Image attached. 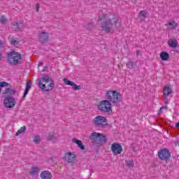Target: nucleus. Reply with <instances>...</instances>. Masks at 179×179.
Here are the masks:
<instances>
[{"mask_svg": "<svg viewBox=\"0 0 179 179\" xmlns=\"http://www.w3.org/2000/svg\"><path fill=\"white\" fill-rule=\"evenodd\" d=\"M31 88V82H27L26 85L25 91L23 94V99L27 96V93H29V90Z\"/></svg>", "mask_w": 179, "mask_h": 179, "instance_id": "nucleus-25", "label": "nucleus"}, {"mask_svg": "<svg viewBox=\"0 0 179 179\" xmlns=\"http://www.w3.org/2000/svg\"><path fill=\"white\" fill-rule=\"evenodd\" d=\"M105 100H107V101H113V90H108L106 92L105 95Z\"/></svg>", "mask_w": 179, "mask_h": 179, "instance_id": "nucleus-21", "label": "nucleus"}, {"mask_svg": "<svg viewBox=\"0 0 179 179\" xmlns=\"http://www.w3.org/2000/svg\"><path fill=\"white\" fill-rule=\"evenodd\" d=\"M175 144H176V145H179V141H176V142L175 143Z\"/></svg>", "mask_w": 179, "mask_h": 179, "instance_id": "nucleus-41", "label": "nucleus"}, {"mask_svg": "<svg viewBox=\"0 0 179 179\" xmlns=\"http://www.w3.org/2000/svg\"><path fill=\"white\" fill-rule=\"evenodd\" d=\"M176 127L177 128H179V122H178V123H176Z\"/></svg>", "mask_w": 179, "mask_h": 179, "instance_id": "nucleus-40", "label": "nucleus"}, {"mask_svg": "<svg viewBox=\"0 0 179 179\" xmlns=\"http://www.w3.org/2000/svg\"><path fill=\"white\" fill-rule=\"evenodd\" d=\"M93 24H89L87 27H86V29H88V30H90V29H93Z\"/></svg>", "mask_w": 179, "mask_h": 179, "instance_id": "nucleus-35", "label": "nucleus"}, {"mask_svg": "<svg viewBox=\"0 0 179 179\" xmlns=\"http://www.w3.org/2000/svg\"><path fill=\"white\" fill-rule=\"evenodd\" d=\"M41 141V138H40V136H35L34 138V143H36L38 145L40 143V141Z\"/></svg>", "mask_w": 179, "mask_h": 179, "instance_id": "nucleus-31", "label": "nucleus"}, {"mask_svg": "<svg viewBox=\"0 0 179 179\" xmlns=\"http://www.w3.org/2000/svg\"><path fill=\"white\" fill-rule=\"evenodd\" d=\"M11 24L13 29H15V30H17L18 31H22V30L24 29V25L22 21H15L12 22Z\"/></svg>", "mask_w": 179, "mask_h": 179, "instance_id": "nucleus-13", "label": "nucleus"}, {"mask_svg": "<svg viewBox=\"0 0 179 179\" xmlns=\"http://www.w3.org/2000/svg\"><path fill=\"white\" fill-rule=\"evenodd\" d=\"M22 61V55L17 52H10L8 55V62L10 65H17Z\"/></svg>", "mask_w": 179, "mask_h": 179, "instance_id": "nucleus-3", "label": "nucleus"}, {"mask_svg": "<svg viewBox=\"0 0 179 179\" xmlns=\"http://www.w3.org/2000/svg\"><path fill=\"white\" fill-rule=\"evenodd\" d=\"M98 110L101 113H110L112 108V104L110 101L102 100L100 101L98 106Z\"/></svg>", "mask_w": 179, "mask_h": 179, "instance_id": "nucleus-4", "label": "nucleus"}, {"mask_svg": "<svg viewBox=\"0 0 179 179\" xmlns=\"http://www.w3.org/2000/svg\"><path fill=\"white\" fill-rule=\"evenodd\" d=\"M41 65H43V64H41V63L38 64V66H41Z\"/></svg>", "mask_w": 179, "mask_h": 179, "instance_id": "nucleus-43", "label": "nucleus"}, {"mask_svg": "<svg viewBox=\"0 0 179 179\" xmlns=\"http://www.w3.org/2000/svg\"><path fill=\"white\" fill-rule=\"evenodd\" d=\"M71 142L76 143L80 150H85V145H83V143H82V141L78 140L77 138H72Z\"/></svg>", "mask_w": 179, "mask_h": 179, "instance_id": "nucleus-18", "label": "nucleus"}, {"mask_svg": "<svg viewBox=\"0 0 179 179\" xmlns=\"http://www.w3.org/2000/svg\"><path fill=\"white\" fill-rule=\"evenodd\" d=\"M164 100L165 104H169V99H167V96H164Z\"/></svg>", "mask_w": 179, "mask_h": 179, "instance_id": "nucleus-37", "label": "nucleus"}, {"mask_svg": "<svg viewBox=\"0 0 179 179\" xmlns=\"http://www.w3.org/2000/svg\"><path fill=\"white\" fill-rule=\"evenodd\" d=\"M165 26L168 27L169 30H175V29H177L178 27V23L174 20H171L165 24Z\"/></svg>", "mask_w": 179, "mask_h": 179, "instance_id": "nucleus-17", "label": "nucleus"}, {"mask_svg": "<svg viewBox=\"0 0 179 179\" xmlns=\"http://www.w3.org/2000/svg\"><path fill=\"white\" fill-rule=\"evenodd\" d=\"M139 18L141 19V22L145 20L146 17V12L145 10H141L138 14Z\"/></svg>", "mask_w": 179, "mask_h": 179, "instance_id": "nucleus-27", "label": "nucleus"}, {"mask_svg": "<svg viewBox=\"0 0 179 179\" xmlns=\"http://www.w3.org/2000/svg\"><path fill=\"white\" fill-rule=\"evenodd\" d=\"M110 149H111V150H113V145L110 146Z\"/></svg>", "mask_w": 179, "mask_h": 179, "instance_id": "nucleus-44", "label": "nucleus"}, {"mask_svg": "<svg viewBox=\"0 0 179 179\" xmlns=\"http://www.w3.org/2000/svg\"><path fill=\"white\" fill-rule=\"evenodd\" d=\"M63 160L67 163H76V162H78L75 152H66L63 157Z\"/></svg>", "mask_w": 179, "mask_h": 179, "instance_id": "nucleus-9", "label": "nucleus"}, {"mask_svg": "<svg viewBox=\"0 0 179 179\" xmlns=\"http://www.w3.org/2000/svg\"><path fill=\"white\" fill-rule=\"evenodd\" d=\"M122 100V95L116 90L113 91V103L118 104Z\"/></svg>", "mask_w": 179, "mask_h": 179, "instance_id": "nucleus-11", "label": "nucleus"}, {"mask_svg": "<svg viewBox=\"0 0 179 179\" xmlns=\"http://www.w3.org/2000/svg\"><path fill=\"white\" fill-rule=\"evenodd\" d=\"M173 92V90H171V87H170L169 85H166L164 87V96H169L170 94H171V92Z\"/></svg>", "mask_w": 179, "mask_h": 179, "instance_id": "nucleus-20", "label": "nucleus"}, {"mask_svg": "<svg viewBox=\"0 0 179 179\" xmlns=\"http://www.w3.org/2000/svg\"><path fill=\"white\" fill-rule=\"evenodd\" d=\"M63 82L64 83H65V85H67L68 86H71L73 90H79L80 89V86H78V85L75 84V83L69 80L66 78H64Z\"/></svg>", "mask_w": 179, "mask_h": 179, "instance_id": "nucleus-14", "label": "nucleus"}, {"mask_svg": "<svg viewBox=\"0 0 179 179\" xmlns=\"http://www.w3.org/2000/svg\"><path fill=\"white\" fill-rule=\"evenodd\" d=\"M121 30H122L121 20L118 18H113V31H121Z\"/></svg>", "mask_w": 179, "mask_h": 179, "instance_id": "nucleus-10", "label": "nucleus"}, {"mask_svg": "<svg viewBox=\"0 0 179 179\" xmlns=\"http://www.w3.org/2000/svg\"><path fill=\"white\" fill-rule=\"evenodd\" d=\"M41 179H52V173L50 171H43L40 174Z\"/></svg>", "mask_w": 179, "mask_h": 179, "instance_id": "nucleus-16", "label": "nucleus"}, {"mask_svg": "<svg viewBox=\"0 0 179 179\" xmlns=\"http://www.w3.org/2000/svg\"><path fill=\"white\" fill-rule=\"evenodd\" d=\"M48 141H54V135H53V134L50 135V136L48 137Z\"/></svg>", "mask_w": 179, "mask_h": 179, "instance_id": "nucleus-34", "label": "nucleus"}, {"mask_svg": "<svg viewBox=\"0 0 179 179\" xmlns=\"http://www.w3.org/2000/svg\"><path fill=\"white\" fill-rule=\"evenodd\" d=\"M126 165L127 167L129 168H132L134 167V160L131 159V160H128L126 162Z\"/></svg>", "mask_w": 179, "mask_h": 179, "instance_id": "nucleus-30", "label": "nucleus"}, {"mask_svg": "<svg viewBox=\"0 0 179 179\" xmlns=\"http://www.w3.org/2000/svg\"><path fill=\"white\" fill-rule=\"evenodd\" d=\"M101 23V29L105 33H110L113 29V19L107 14L101 15L98 17V24Z\"/></svg>", "mask_w": 179, "mask_h": 179, "instance_id": "nucleus-1", "label": "nucleus"}, {"mask_svg": "<svg viewBox=\"0 0 179 179\" xmlns=\"http://www.w3.org/2000/svg\"><path fill=\"white\" fill-rule=\"evenodd\" d=\"M159 57L162 61H167L169 58H170V55H169L167 52H162Z\"/></svg>", "mask_w": 179, "mask_h": 179, "instance_id": "nucleus-23", "label": "nucleus"}, {"mask_svg": "<svg viewBox=\"0 0 179 179\" xmlns=\"http://www.w3.org/2000/svg\"><path fill=\"white\" fill-rule=\"evenodd\" d=\"M7 86H9V83H8L7 82H0V87H7Z\"/></svg>", "mask_w": 179, "mask_h": 179, "instance_id": "nucleus-33", "label": "nucleus"}, {"mask_svg": "<svg viewBox=\"0 0 179 179\" xmlns=\"http://www.w3.org/2000/svg\"><path fill=\"white\" fill-rule=\"evenodd\" d=\"M15 93H16V91H15V90H12L10 88H6L5 92L3 93V94H11V95H13V94H15Z\"/></svg>", "mask_w": 179, "mask_h": 179, "instance_id": "nucleus-26", "label": "nucleus"}, {"mask_svg": "<svg viewBox=\"0 0 179 179\" xmlns=\"http://www.w3.org/2000/svg\"><path fill=\"white\" fill-rule=\"evenodd\" d=\"M2 59V55L0 53V61Z\"/></svg>", "mask_w": 179, "mask_h": 179, "instance_id": "nucleus-42", "label": "nucleus"}, {"mask_svg": "<svg viewBox=\"0 0 179 179\" xmlns=\"http://www.w3.org/2000/svg\"><path fill=\"white\" fill-rule=\"evenodd\" d=\"M36 12H38L40 10V4L38 3L36 4Z\"/></svg>", "mask_w": 179, "mask_h": 179, "instance_id": "nucleus-36", "label": "nucleus"}, {"mask_svg": "<svg viewBox=\"0 0 179 179\" xmlns=\"http://www.w3.org/2000/svg\"><path fill=\"white\" fill-rule=\"evenodd\" d=\"M6 22H8V19H6V16L1 15V17H0V22L2 24H5V23H6Z\"/></svg>", "mask_w": 179, "mask_h": 179, "instance_id": "nucleus-29", "label": "nucleus"}, {"mask_svg": "<svg viewBox=\"0 0 179 179\" xmlns=\"http://www.w3.org/2000/svg\"><path fill=\"white\" fill-rule=\"evenodd\" d=\"M40 173V168L38 166H31V169L29 171V174L31 177H37Z\"/></svg>", "mask_w": 179, "mask_h": 179, "instance_id": "nucleus-15", "label": "nucleus"}, {"mask_svg": "<svg viewBox=\"0 0 179 179\" xmlns=\"http://www.w3.org/2000/svg\"><path fill=\"white\" fill-rule=\"evenodd\" d=\"M0 93H1V87H0Z\"/></svg>", "mask_w": 179, "mask_h": 179, "instance_id": "nucleus-46", "label": "nucleus"}, {"mask_svg": "<svg viewBox=\"0 0 179 179\" xmlns=\"http://www.w3.org/2000/svg\"><path fill=\"white\" fill-rule=\"evenodd\" d=\"M91 139L94 142H96L97 145H103V143H106V136L97 133V132H94L91 134Z\"/></svg>", "mask_w": 179, "mask_h": 179, "instance_id": "nucleus-8", "label": "nucleus"}, {"mask_svg": "<svg viewBox=\"0 0 179 179\" xmlns=\"http://www.w3.org/2000/svg\"><path fill=\"white\" fill-rule=\"evenodd\" d=\"M136 55H141V50H136Z\"/></svg>", "mask_w": 179, "mask_h": 179, "instance_id": "nucleus-38", "label": "nucleus"}, {"mask_svg": "<svg viewBox=\"0 0 179 179\" xmlns=\"http://www.w3.org/2000/svg\"><path fill=\"white\" fill-rule=\"evenodd\" d=\"M17 101L12 96H8L3 100V104L6 108H15Z\"/></svg>", "mask_w": 179, "mask_h": 179, "instance_id": "nucleus-6", "label": "nucleus"}, {"mask_svg": "<svg viewBox=\"0 0 179 179\" xmlns=\"http://www.w3.org/2000/svg\"><path fill=\"white\" fill-rule=\"evenodd\" d=\"M39 38L41 41H47L48 40V34L46 32H41L39 34Z\"/></svg>", "mask_w": 179, "mask_h": 179, "instance_id": "nucleus-22", "label": "nucleus"}, {"mask_svg": "<svg viewBox=\"0 0 179 179\" xmlns=\"http://www.w3.org/2000/svg\"><path fill=\"white\" fill-rule=\"evenodd\" d=\"M158 157L159 160L170 162V158L171 157V153L166 148H162L158 152Z\"/></svg>", "mask_w": 179, "mask_h": 179, "instance_id": "nucleus-7", "label": "nucleus"}, {"mask_svg": "<svg viewBox=\"0 0 179 179\" xmlns=\"http://www.w3.org/2000/svg\"><path fill=\"white\" fill-rule=\"evenodd\" d=\"M113 153L115 156L117 155H121L122 153V146L120 143H114L113 144Z\"/></svg>", "mask_w": 179, "mask_h": 179, "instance_id": "nucleus-12", "label": "nucleus"}, {"mask_svg": "<svg viewBox=\"0 0 179 179\" xmlns=\"http://www.w3.org/2000/svg\"><path fill=\"white\" fill-rule=\"evenodd\" d=\"M168 45H169L171 48H176L178 46V41H177L176 39L171 38L168 41Z\"/></svg>", "mask_w": 179, "mask_h": 179, "instance_id": "nucleus-19", "label": "nucleus"}, {"mask_svg": "<svg viewBox=\"0 0 179 179\" xmlns=\"http://www.w3.org/2000/svg\"><path fill=\"white\" fill-rule=\"evenodd\" d=\"M10 43L11 44V45H17V44H19V41L15 38H11V40L10 41Z\"/></svg>", "mask_w": 179, "mask_h": 179, "instance_id": "nucleus-32", "label": "nucleus"}, {"mask_svg": "<svg viewBox=\"0 0 179 179\" xmlns=\"http://www.w3.org/2000/svg\"><path fill=\"white\" fill-rule=\"evenodd\" d=\"M164 108H166V110H167L168 107H167V106H165Z\"/></svg>", "mask_w": 179, "mask_h": 179, "instance_id": "nucleus-45", "label": "nucleus"}, {"mask_svg": "<svg viewBox=\"0 0 179 179\" xmlns=\"http://www.w3.org/2000/svg\"><path fill=\"white\" fill-rule=\"evenodd\" d=\"M23 132H26V127H21L15 134L16 136H19V135H20V134H23Z\"/></svg>", "mask_w": 179, "mask_h": 179, "instance_id": "nucleus-28", "label": "nucleus"}, {"mask_svg": "<svg viewBox=\"0 0 179 179\" xmlns=\"http://www.w3.org/2000/svg\"><path fill=\"white\" fill-rule=\"evenodd\" d=\"M38 84L40 89L45 92H50V90H52V89H54V82L48 76H43L40 78L38 79Z\"/></svg>", "mask_w": 179, "mask_h": 179, "instance_id": "nucleus-2", "label": "nucleus"}, {"mask_svg": "<svg viewBox=\"0 0 179 179\" xmlns=\"http://www.w3.org/2000/svg\"><path fill=\"white\" fill-rule=\"evenodd\" d=\"M126 66L128 69H134V68L136 67V63L132 60H129V62L126 64Z\"/></svg>", "mask_w": 179, "mask_h": 179, "instance_id": "nucleus-24", "label": "nucleus"}, {"mask_svg": "<svg viewBox=\"0 0 179 179\" xmlns=\"http://www.w3.org/2000/svg\"><path fill=\"white\" fill-rule=\"evenodd\" d=\"M92 124L96 128H103V127L107 125V119L104 116L98 115L92 120Z\"/></svg>", "mask_w": 179, "mask_h": 179, "instance_id": "nucleus-5", "label": "nucleus"}, {"mask_svg": "<svg viewBox=\"0 0 179 179\" xmlns=\"http://www.w3.org/2000/svg\"><path fill=\"white\" fill-rule=\"evenodd\" d=\"M163 110H164V107L160 108V109H159V114L163 113Z\"/></svg>", "mask_w": 179, "mask_h": 179, "instance_id": "nucleus-39", "label": "nucleus"}]
</instances>
